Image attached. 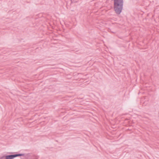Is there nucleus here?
<instances>
[{
  "mask_svg": "<svg viewBox=\"0 0 159 159\" xmlns=\"http://www.w3.org/2000/svg\"><path fill=\"white\" fill-rule=\"evenodd\" d=\"M71 3H72L73 2H72V0H71Z\"/></svg>",
  "mask_w": 159,
  "mask_h": 159,
  "instance_id": "6",
  "label": "nucleus"
},
{
  "mask_svg": "<svg viewBox=\"0 0 159 159\" xmlns=\"http://www.w3.org/2000/svg\"><path fill=\"white\" fill-rule=\"evenodd\" d=\"M6 155H4L0 157V159H6Z\"/></svg>",
  "mask_w": 159,
  "mask_h": 159,
  "instance_id": "4",
  "label": "nucleus"
},
{
  "mask_svg": "<svg viewBox=\"0 0 159 159\" xmlns=\"http://www.w3.org/2000/svg\"><path fill=\"white\" fill-rule=\"evenodd\" d=\"M113 1L114 10L116 14L119 15L123 9V0H114Z\"/></svg>",
  "mask_w": 159,
  "mask_h": 159,
  "instance_id": "1",
  "label": "nucleus"
},
{
  "mask_svg": "<svg viewBox=\"0 0 159 159\" xmlns=\"http://www.w3.org/2000/svg\"><path fill=\"white\" fill-rule=\"evenodd\" d=\"M6 159H13L14 158L13 154L6 155Z\"/></svg>",
  "mask_w": 159,
  "mask_h": 159,
  "instance_id": "3",
  "label": "nucleus"
},
{
  "mask_svg": "<svg viewBox=\"0 0 159 159\" xmlns=\"http://www.w3.org/2000/svg\"><path fill=\"white\" fill-rule=\"evenodd\" d=\"M14 158L21 156H25V154L24 153H16L13 154Z\"/></svg>",
  "mask_w": 159,
  "mask_h": 159,
  "instance_id": "2",
  "label": "nucleus"
},
{
  "mask_svg": "<svg viewBox=\"0 0 159 159\" xmlns=\"http://www.w3.org/2000/svg\"><path fill=\"white\" fill-rule=\"evenodd\" d=\"M10 153H11V154L13 153V152H10Z\"/></svg>",
  "mask_w": 159,
  "mask_h": 159,
  "instance_id": "5",
  "label": "nucleus"
}]
</instances>
